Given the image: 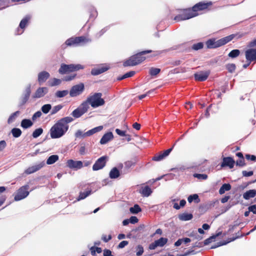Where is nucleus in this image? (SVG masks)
<instances>
[{"mask_svg":"<svg viewBox=\"0 0 256 256\" xmlns=\"http://www.w3.org/2000/svg\"><path fill=\"white\" fill-rule=\"evenodd\" d=\"M110 68V66L106 64L100 66L98 68H94L92 70L91 73L92 75H98L102 74Z\"/></svg>","mask_w":256,"mask_h":256,"instance_id":"ddd939ff","label":"nucleus"},{"mask_svg":"<svg viewBox=\"0 0 256 256\" xmlns=\"http://www.w3.org/2000/svg\"><path fill=\"white\" fill-rule=\"evenodd\" d=\"M30 20L29 17H26L24 18L20 22V26L21 28H24L26 26L28 20Z\"/></svg>","mask_w":256,"mask_h":256,"instance_id":"a19ab883","label":"nucleus"},{"mask_svg":"<svg viewBox=\"0 0 256 256\" xmlns=\"http://www.w3.org/2000/svg\"><path fill=\"white\" fill-rule=\"evenodd\" d=\"M212 5V2H200L194 5L192 10H186L182 14L180 15L178 18L180 20H186L198 14V12L208 9Z\"/></svg>","mask_w":256,"mask_h":256,"instance_id":"f03ea898","label":"nucleus"},{"mask_svg":"<svg viewBox=\"0 0 256 256\" xmlns=\"http://www.w3.org/2000/svg\"><path fill=\"white\" fill-rule=\"evenodd\" d=\"M242 174L245 176H250L252 175L253 172H246V171H244L242 172Z\"/></svg>","mask_w":256,"mask_h":256,"instance_id":"680f3d73","label":"nucleus"},{"mask_svg":"<svg viewBox=\"0 0 256 256\" xmlns=\"http://www.w3.org/2000/svg\"><path fill=\"white\" fill-rule=\"evenodd\" d=\"M68 93V92L66 90H59L56 92L55 95L58 98H62L66 96Z\"/></svg>","mask_w":256,"mask_h":256,"instance_id":"2f4dec72","label":"nucleus"},{"mask_svg":"<svg viewBox=\"0 0 256 256\" xmlns=\"http://www.w3.org/2000/svg\"><path fill=\"white\" fill-rule=\"evenodd\" d=\"M45 165V163L44 162H41L31 166L28 168H26L24 173L26 174H29L35 172L40 170L41 168H43Z\"/></svg>","mask_w":256,"mask_h":256,"instance_id":"9b49d317","label":"nucleus"},{"mask_svg":"<svg viewBox=\"0 0 256 256\" xmlns=\"http://www.w3.org/2000/svg\"><path fill=\"white\" fill-rule=\"evenodd\" d=\"M194 176L198 179L206 180L208 178V176L206 174H194Z\"/></svg>","mask_w":256,"mask_h":256,"instance_id":"37998d69","label":"nucleus"},{"mask_svg":"<svg viewBox=\"0 0 256 256\" xmlns=\"http://www.w3.org/2000/svg\"><path fill=\"white\" fill-rule=\"evenodd\" d=\"M128 244V242L126 241V240H124L119 244L118 246V248H122Z\"/></svg>","mask_w":256,"mask_h":256,"instance_id":"603ef678","label":"nucleus"},{"mask_svg":"<svg viewBox=\"0 0 256 256\" xmlns=\"http://www.w3.org/2000/svg\"><path fill=\"white\" fill-rule=\"evenodd\" d=\"M134 74V72H128V73L126 74L123 76L122 78H128V77H131V76H133Z\"/></svg>","mask_w":256,"mask_h":256,"instance_id":"4d7b16f0","label":"nucleus"},{"mask_svg":"<svg viewBox=\"0 0 256 256\" xmlns=\"http://www.w3.org/2000/svg\"><path fill=\"white\" fill-rule=\"evenodd\" d=\"M148 52H150V51H144L136 54V56H132L129 60L124 62V66H134L142 62L146 58L145 57L142 56V55Z\"/></svg>","mask_w":256,"mask_h":256,"instance_id":"20e7f679","label":"nucleus"},{"mask_svg":"<svg viewBox=\"0 0 256 256\" xmlns=\"http://www.w3.org/2000/svg\"><path fill=\"white\" fill-rule=\"evenodd\" d=\"M234 36L230 35L222 38L216 40L215 38L210 39L206 42L208 48H214L222 46L232 40Z\"/></svg>","mask_w":256,"mask_h":256,"instance_id":"7ed1b4c3","label":"nucleus"},{"mask_svg":"<svg viewBox=\"0 0 256 256\" xmlns=\"http://www.w3.org/2000/svg\"><path fill=\"white\" fill-rule=\"evenodd\" d=\"M108 160V157L106 156H102L99 158L94 163L92 166V170H98L102 168Z\"/></svg>","mask_w":256,"mask_h":256,"instance_id":"9d476101","label":"nucleus"},{"mask_svg":"<svg viewBox=\"0 0 256 256\" xmlns=\"http://www.w3.org/2000/svg\"><path fill=\"white\" fill-rule=\"evenodd\" d=\"M172 148L168 149L165 150L162 154H160V156L154 157L152 159L156 161L160 160L166 156H168L172 151Z\"/></svg>","mask_w":256,"mask_h":256,"instance_id":"b1692460","label":"nucleus"},{"mask_svg":"<svg viewBox=\"0 0 256 256\" xmlns=\"http://www.w3.org/2000/svg\"><path fill=\"white\" fill-rule=\"evenodd\" d=\"M244 158H241L236 162V165H238V166H244Z\"/></svg>","mask_w":256,"mask_h":256,"instance_id":"052dcab7","label":"nucleus"},{"mask_svg":"<svg viewBox=\"0 0 256 256\" xmlns=\"http://www.w3.org/2000/svg\"><path fill=\"white\" fill-rule=\"evenodd\" d=\"M84 86L82 83L73 86L70 91V96L71 97H76L82 94L84 90Z\"/></svg>","mask_w":256,"mask_h":256,"instance_id":"1a4fd4ad","label":"nucleus"},{"mask_svg":"<svg viewBox=\"0 0 256 256\" xmlns=\"http://www.w3.org/2000/svg\"><path fill=\"white\" fill-rule=\"evenodd\" d=\"M231 188V186L228 184H224L222 187L220 188L219 190V193L220 194H224L226 191H228L230 190Z\"/></svg>","mask_w":256,"mask_h":256,"instance_id":"c85d7f7f","label":"nucleus"},{"mask_svg":"<svg viewBox=\"0 0 256 256\" xmlns=\"http://www.w3.org/2000/svg\"><path fill=\"white\" fill-rule=\"evenodd\" d=\"M33 122L28 119H24L21 122V126L24 128H28L32 126Z\"/></svg>","mask_w":256,"mask_h":256,"instance_id":"bb28decb","label":"nucleus"},{"mask_svg":"<svg viewBox=\"0 0 256 256\" xmlns=\"http://www.w3.org/2000/svg\"><path fill=\"white\" fill-rule=\"evenodd\" d=\"M88 102H84L72 112V115L76 118H80L88 111Z\"/></svg>","mask_w":256,"mask_h":256,"instance_id":"0eeeda50","label":"nucleus"},{"mask_svg":"<svg viewBox=\"0 0 256 256\" xmlns=\"http://www.w3.org/2000/svg\"><path fill=\"white\" fill-rule=\"evenodd\" d=\"M114 138L113 134L112 132L106 133L100 140V143L102 144H104Z\"/></svg>","mask_w":256,"mask_h":256,"instance_id":"6ab92c4d","label":"nucleus"},{"mask_svg":"<svg viewBox=\"0 0 256 256\" xmlns=\"http://www.w3.org/2000/svg\"><path fill=\"white\" fill-rule=\"evenodd\" d=\"M234 240V239H232V240H231L229 241H228V242H220L218 243V245H216V246H212V248H215L218 246H224V245H225L226 244H227L228 243Z\"/></svg>","mask_w":256,"mask_h":256,"instance_id":"3c124183","label":"nucleus"},{"mask_svg":"<svg viewBox=\"0 0 256 256\" xmlns=\"http://www.w3.org/2000/svg\"><path fill=\"white\" fill-rule=\"evenodd\" d=\"M203 47V44L202 42H198L194 44L192 46L193 49L195 50H198L201 49Z\"/></svg>","mask_w":256,"mask_h":256,"instance_id":"a18cd8bd","label":"nucleus"},{"mask_svg":"<svg viewBox=\"0 0 256 256\" xmlns=\"http://www.w3.org/2000/svg\"><path fill=\"white\" fill-rule=\"evenodd\" d=\"M185 108L187 109H191L192 108V104L190 102H186Z\"/></svg>","mask_w":256,"mask_h":256,"instance_id":"774afa93","label":"nucleus"},{"mask_svg":"<svg viewBox=\"0 0 256 256\" xmlns=\"http://www.w3.org/2000/svg\"><path fill=\"white\" fill-rule=\"evenodd\" d=\"M84 42H85V38L83 36H80L70 38L66 42V44L68 46H71Z\"/></svg>","mask_w":256,"mask_h":256,"instance_id":"4468645a","label":"nucleus"},{"mask_svg":"<svg viewBox=\"0 0 256 256\" xmlns=\"http://www.w3.org/2000/svg\"><path fill=\"white\" fill-rule=\"evenodd\" d=\"M240 54V51L238 50H234L231 51L229 54L228 56L230 58H234L238 56Z\"/></svg>","mask_w":256,"mask_h":256,"instance_id":"ea45409f","label":"nucleus"},{"mask_svg":"<svg viewBox=\"0 0 256 256\" xmlns=\"http://www.w3.org/2000/svg\"><path fill=\"white\" fill-rule=\"evenodd\" d=\"M234 160L232 158H224L221 166L222 167L228 166L230 168H232L234 166Z\"/></svg>","mask_w":256,"mask_h":256,"instance_id":"dca6fc26","label":"nucleus"},{"mask_svg":"<svg viewBox=\"0 0 256 256\" xmlns=\"http://www.w3.org/2000/svg\"><path fill=\"white\" fill-rule=\"evenodd\" d=\"M91 192L90 190L86 191V192H80V196L78 198V200H83L87 197L90 194Z\"/></svg>","mask_w":256,"mask_h":256,"instance_id":"72a5a7b5","label":"nucleus"},{"mask_svg":"<svg viewBox=\"0 0 256 256\" xmlns=\"http://www.w3.org/2000/svg\"><path fill=\"white\" fill-rule=\"evenodd\" d=\"M84 67L80 64H69L66 65L62 64L58 72L61 74H64L72 72L78 70L82 69Z\"/></svg>","mask_w":256,"mask_h":256,"instance_id":"423d86ee","label":"nucleus"},{"mask_svg":"<svg viewBox=\"0 0 256 256\" xmlns=\"http://www.w3.org/2000/svg\"><path fill=\"white\" fill-rule=\"evenodd\" d=\"M104 256H112L110 250H105L104 252Z\"/></svg>","mask_w":256,"mask_h":256,"instance_id":"338daca9","label":"nucleus"},{"mask_svg":"<svg viewBox=\"0 0 256 256\" xmlns=\"http://www.w3.org/2000/svg\"><path fill=\"white\" fill-rule=\"evenodd\" d=\"M157 246H158L157 245L156 241H155L154 243H152L150 245L149 248L150 250H154Z\"/></svg>","mask_w":256,"mask_h":256,"instance_id":"e2e57ef3","label":"nucleus"},{"mask_svg":"<svg viewBox=\"0 0 256 256\" xmlns=\"http://www.w3.org/2000/svg\"><path fill=\"white\" fill-rule=\"evenodd\" d=\"M51 105L50 104H46L44 105L42 108V112L44 114H47L48 112L51 109Z\"/></svg>","mask_w":256,"mask_h":256,"instance_id":"58836bf2","label":"nucleus"},{"mask_svg":"<svg viewBox=\"0 0 256 256\" xmlns=\"http://www.w3.org/2000/svg\"><path fill=\"white\" fill-rule=\"evenodd\" d=\"M101 94L96 93L88 98L86 102H88V105L90 104L92 107L96 108L103 105L104 103V100L101 98Z\"/></svg>","mask_w":256,"mask_h":256,"instance_id":"39448f33","label":"nucleus"},{"mask_svg":"<svg viewBox=\"0 0 256 256\" xmlns=\"http://www.w3.org/2000/svg\"><path fill=\"white\" fill-rule=\"evenodd\" d=\"M70 121V118H65L54 124L50 130L51 138H58L62 137L68 130V124Z\"/></svg>","mask_w":256,"mask_h":256,"instance_id":"f257e3e1","label":"nucleus"},{"mask_svg":"<svg viewBox=\"0 0 256 256\" xmlns=\"http://www.w3.org/2000/svg\"><path fill=\"white\" fill-rule=\"evenodd\" d=\"M139 192L144 196L148 197L150 195L152 190L150 188L147 186H142L139 190Z\"/></svg>","mask_w":256,"mask_h":256,"instance_id":"aec40b11","label":"nucleus"},{"mask_svg":"<svg viewBox=\"0 0 256 256\" xmlns=\"http://www.w3.org/2000/svg\"><path fill=\"white\" fill-rule=\"evenodd\" d=\"M41 114H41V112H36L32 116V119L34 120L37 118L40 117Z\"/></svg>","mask_w":256,"mask_h":256,"instance_id":"0e129e2a","label":"nucleus"},{"mask_svg":"<svg viewBox=\"0 0 256 256\" xmlns=\"http://www.w3.org/2000/svg\"><path fill=\"white\" fill-rule=\"evenodd\" d=\"M111 238H112V236H111L110 234H108V236L103 235L102 236V240L105 242H108L109 240H110L111 239Z\"/></svg>","mask_w":256,"mask_h":256,"instance_id":"864d4df0","label":"nucleus"},{"mask_svg":"<svg viewBox=\"0 0 256 256\" xmlns=\"http://www.w3.org/2000/svg\"><path fill=\"white\" fill-rule=\"evenodd\" d=\"M250 212H252L254 214H256V204L248 208Z\"/></svg>","mask_w":256,"mask_h":256,"instance_id":"bf43d9fd","label":"nucleus"},{"mask_svg":"<svg viewBox=\"0 0 256 256\" xmlns=\"http://www.w3.org/2000/svg\"><path fill=\"white\" fill-rule=\"evenodd\" d=\"M12 133L14 137L18 138L21 135L22 132L19 128H14L12 130Z\"/></svg>","mask_w":256,"mask_h":256,"instance_id":"473e14b6","label":"nucleus"},{"mask_svg":"<svg viewBox=\"0 0 256 256\" xmlns=\"http://www.w3.org/2000/svg\"><path fill=\"white\" fill-rule=\"evenodd\" d=\"M192 218V215L186 212L182 213L178 215V218L180 220L186 221L191 220Z\"/></svg>","mask_w":256,"mask_h":256,"instance_id":"393cba45","label":"nucleus"},{"mask_svg":"<svg viewBox=\"0 0 256 256\" xmlns=\"http://www.w3.org/2000/svg\"><path fill=\"white\" fill-rule=\"evenodd\" d=\"M226 68L230 72H232L236 69V66L234 64H228L226 66Z\"/></svg>","mask_w":256,"mask_h":256,"instance_id":"79ce46f5","label":"nucleus"},{"mask_svg":"<svg viewBox=\"0 0 256 256\" xmlns=\"http://www.w3.org/2000/svg\"><path fill=\"white\" fill-rule=\"evenodd\" d=\"M43 132V130L42 128H38L34 130L32 133V136L34 138L38 137Z\"/></svg>","mask_w":256,"mask_h":256,"instance_id":"f704fd0d","label":"nucleus"},{"mask_svg":"<svg viewBox=\"0 0 256 256\" xmlns=\"http://www.w3.org/2000/svg\"><path fill=\"white\" fill-rule=\"evenodd\" d=\"M188 200L189 203H191L193 201H195L196 203H198L200 202L198 196L197 194L190 195L188 198Z\"/></svg>","mask_w":256,"mask_h":256,"instance_id":"c756f323","label":"nucleus"},{"mask_svg":"<svg viewBox=\"0 0 256 256\" xmlns=\"http://www.w3.org/2000/svg\"><path fill=\"white\" fill-rule=\"evenodd\" d=\"M100 253L102 252V249L100 248H91V252L92 254L94 255L96 254V252Z\"/></svg>","mask_w":256,"mask_h":256,"instance_id":"8fccbe9b","label":"nucleus"},{"mask_svg":"<svg viewBox=\"0 0 256 256\" xmlns=\"http://www.w3.org/2000/svg\"><path fill=\"white\" fill-rule=\"evenodd\" d=\"M60 83L61 80L56 78L50 79L48 82V84L50 86L59 85Z\"/></svg>","mask_w":256,"mask_h":256,"instance_id":"7c9ffc66","label":"nucleus"},{"mask_svg":"<svg viewBox=\"0 0 256 256\" xmlns=\"http://www.w3.org/2000/svg\"><path fill=\"white\" fill-rule=\"evenodd\" d=\"M66 165L70 168L80 169L83 166V162L80 160H69L66 162Z\"/></svg>","mask_w":256,"mask_h":256,"instance_id":"f8f14e48","label":"nucleus"},{"mask_svg":"<svg viewBox=\"0 0 256 256\" xmlns=\"http://www.w3.org/2000/svg\"><path fill=\"white\" fill-rule=\"evenodd\" d=\"M209 75L208 72H201L194 74L195 78L196 80L204 81L206 80Z\"/></svg>","mask_w":256,"mask_h":256,"instance_id":"a211bd4d","label":"nucleus"},{"mask_svg":"<svg viewBox=\"0 0 256 256\" xmlns=\"http://www.w3.org/2000/svg\"><path fill=\"white\" fill-rule=\"evenodd\" d=\"M120 176V172L116 168H113L110 172V177L111 178H116Z\"/></svg>","mask_w":256,"mask_h":256,"instance_id":"cd10ccee","label":"nucleus"},{"mask_svg":"<svg viewBox=\"0 0 256 256\" xmlns=\"http://www.w3.org/2000/svg\"><path fill=\"white\" fill-rule=\"evenodd\" d=\"M28 188L29 187L28 185L22 186L20 188L15 194L14 200L18 201L26 198L29 194Z\"/></svg>","mask_w":256,"mask_h":256,"instance_id":"6e6552de","label":"nucleus"},{"mask_svg":"<svg viewBox=\"0 0 256 256\" xmlns=\"http://www.w3.org/2000/svg\"><path fill=\"white\" fill-rule=\"evenodd\" d=\"M129 220L132 224H136L138 222V218L136 216H132L130 218Z\"/></svg>","mask_w":256,"mask_h":256,"instance_id":"6e6d98bb","label":"nucleus"},{"mask_svg":"<svg viewBox=\"0 0 256 256\" xmlns=\"http://www.w3.org/2000/svg\"><path fill=\"white\" fill-rule=\"evenodd\" d=\"M246 158L248 159V160H256V156L254 155H249V154H246Z\"/></svg>","mask_w":256,"mask_h":256,"instance_id":"69168bd1","label":"nucleus"},{"mask_svg":"<svg viewBox=\"0 0 256 256\" xmlns=\"http://www.w3.org/2000/svg\"><path fill=\"white\" fill-rule=\"evenodd\" d=\"M18 112H14V114H13L12 115H11L8 120V122L10 124V123H11L12 122L13 120L15 119V118H16V116H18Z\"/></svg>","mask_w":256,"mask_h":256,"instance_id":"49530a36","label":"nucleus"},{"mask_svg":"<svg viewBox=\"0 0 256 256\" xmlns=\"http://www.w3.org/2000/svg\"><path fill=\"white\" fill-rule=\"evenodd\" d=\"M168 240L166 238H161L159 240H156L158 246H164L167 242Z\"/></svg>","mask_w":256,"mask_h":256,"instance_id":"c9c22d12","label":"nucleus"},{"mask_svg":"<svg viewBox=\"0 0 256 256\" xmlns=\"http://www.w3.org/2000/svg\"><path fill=\"white\" fill-rule=\"evenodd\" d=\"M256 195V190H250L246 191L243 194V198L245 200H249L250 198L254 197Z\"/></svg>","mask_w":256,"mask_h":256,"instance_id":"5701e85b","label":"nucleus"},{"mask_svg":"<svg viewBox=\"0 0 256 256\" xmlns=\"http://www.w3.org/2000/svg\"><path fill=\"white\" fill-rule=\"evenodd\" d=\"M246 57L248 60H256V50L254 48H250L246 52Z\"/></svg>","mask_w":256,"mask_h":256,"instance_id":"2eb2a0df","label":"nucleus"},{"mask_svg":"<svg viewBox=\"0 0 256 256\" xmlns=\"http://www.w3.org/2000/svg\"><path fill=\"white\" fill-rule=\"evenodd\" d=\"M160 71L158 68H152L150 70V74L151 76H156L158 74Z\"/></svg>","mask_w":256,"mask_h":256,"instance_id":"4c0bfd02","label":"nucleus"},{"mask_svg":"<svg viewBox=\"0 0 256 256\" xmlns=\"http://www.w3.org/2000/svg\"><path fill=\"white\" fill-rule=\"evenodd\" d=\"M104 127L102 126H100L97 127H96L92 130H88V132H84V136H90L94 134L95 133L98 132L102 130Z\"/></svg>","mask_w":256,"mask_h":256,"instance_id":"4be33fe9","label":"nucleus"},{"mask_svg":"<svg viewBox=\"0 0 256 256\" xmlns=\"http://www.w3.org/2000/svg\"><path fill=\"white\" fill-rule=\"evenodd\" d=\"M59 159V157L58 155L54 154L52 155L48 158L46 160V164L48 165L52 164L57 162Z\"/></svg>","mask_w":256,"mask_h":256,"instance_id":"a878e982","label":"nucleus"},{"mask_svg":"<svg viewBox=\"0 0 256 256\" xmlns=\"http://www.w3.org/2000/svg\"><path fill=\"white\" fill-rule=\"evenodd\" d=\"M116 132L120 136H125L126 135L125 131L121 130L118 128H116Z\"/></svg>","mask_w":256,"mask_h":256,"instance_id":"5fc2aeb1","label":"nucleus"},{"mask_svg":"<svg viewBox=\"0 0 256 256\" xmlns=\"http://www.w3.org/2000/svg\"><path fill=\"white\" fill-rule=\"evenodd\" d=\"M50 74L46 72H42L38 74V82L41 84L44 82L49 78Z\"/></svg>","mask_w":256,"mask_h":256,"instance_id":"412c9836","label":"nucleus"},{"mask_svg":"<svg viewBox=\"0 0 256 256\" xmlns=\"http://www.w3.org/2000/svg\"><path fill=\"white\" fill-rule=\"evenodd\" d=\"M48 92V88L46 87H40L38 88L36 91L34 97L40 98L44 96Z\"/></svg>","mask_w":256,"mask_h":256,"instance_id":"f3484780","label":"nucleus"},{"mask_svg":"<svg viewBox=\"0 0 256 256\" xmlns=\"http://www.w3.org/2000/svg\"><path fill=\"white\" fill-rule=\"evenodd\" d=\"M62 106L61 105H58V106H54L52 110V114H54L56 113L60 109H62Z\"/></svg>","mask_w":256,"mask_h":256,"instance_id":"c03bdc74","label":"nucleus"},{"mask_svg":"<svg viewBox=\"0 0 256 256\" xmlns=\"http://www.w3.org/2000/svg\"><path fill=\"white\" fill-rule=\"evenodd\" d=\"M144 252V249L142 246H138L136 248V255L137 256H140L142 255Z\"/></svg>","mask_w":256,"mask_h":256,"instance_id":"de8ad7c7","label":"nucleus"},{"mask_svg":"<svg viewBox=\"0 0 256 256\" xmlns=\"http://www.w3.org/2000/svg\"><path fill=\"white\" fill-rule=\"evenodd\" d=\"M84 132L78 130L76 132L75 135L76 138H84L88 136H84Z\"/></svg>","mask_w":256,"mask_h":256,"instance_id":"09e8293b","label":"nucleus"},{"mask_svg":"<svg viewBox=\"0 0 256 256\" xmlns=\"http://www.w3.org/2000/svg\"><path fill=\"white\" fill-rule=\"evenodd\" d=\"M130 210L132 214H137L141 211V208L138 204H135L134 207L130 208Z\"/></svg>","mask_w":256,"mask_h":256,"instance_id":"e433bc0d","label":"nucleus"},{"mask_svg":"<svg viewBox=\"0 0 256 256\" xmlns=\"http://www.w3.org/2000/svg\"><path fill=\"white\" fill-rule=\"evenodd\" d=\"M6 146V142L4 140L0 142V152L2 151Z\"/></svg>","mask_w":256,"mask_h":256,"instance_id":"13d9d810","label":"nucleus"}]
</instances>
